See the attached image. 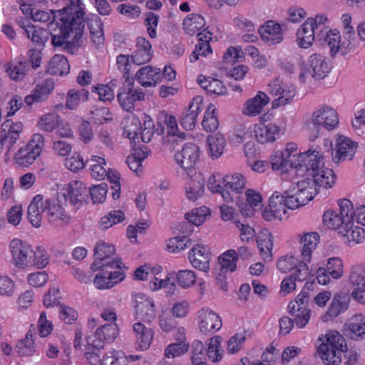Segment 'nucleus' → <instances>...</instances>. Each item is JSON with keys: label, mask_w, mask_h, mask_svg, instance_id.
I'll use <instances>...</instances> for the list:
<instances>
[{"label": "nucleus", "mask_w": 365, "mask_h": 365, "mask_svg": "<svg viewBox=\"0 0 365 365\" xmlns=\"http://www.w3.org/2000/svg\"><path fill=\"white\" fill-rule=\"evenodd\" d=\"M52 14L56 26L51 34L53 46L73 53L81 45L85 26L83 9L64 7Z\"/></svg>", "instance_id": "nucleus-1"}, {"label": "nucleus", "mask_w": 365, "mask_h": 365, "mask_svg": "<svg viewBox=\"0 0 365 365\" xmlns=\"http://www.w3.org/2000/svg\"><path fill=\"white\" fill-rule=\"evenodd\" d=\"M315 150L311 153V150L299 155V160L302 162V168H304L307 171H312L309 175L312 178H310L312 183L318 190L319 187L325 189L331 188L335 184L336 175L332 169L325 168L324 163L321 162L318 156V152L314 154Z\"/></svg>", "instance_id": "nucleus-2"}, {"label": "nucleus", "mask_w": 365, "mask_h": 365, "mask_svg": "<svg viewBox=\"0 0 365 365\" xmlns=\"http://www.w3.org/2000/svg\"><path fill=\"white\" fill-rule=\"evenodd\" d=\"M44 138L41 133H35L24 146L14 155L15 163L19 167H28L40 155L44 147Z\"/></svg>", "instance_id": "nucleus-3"}, {"label": "nucleus", "mask_w": 365, "mask_h": 365, "mask_svg": "<svg viewBox=\"0 0 365 365\" xmlns=\"http://www.w3.org/2000/svg\"><path fill=\"white\" fill-rule=\"evenodd\" d=\"M267 92L273 96H278L272 101V108L289 104L296 94V89L292 86L282 84L278 78L270 82L267 86Z\"/></svg>", "instance_id": "nucleus-4"}, {"label": "nucleus", "mask_w": 365, "mask_h": 365, "mask_svg": "<svg viewBox=\"0 0 365 365\" xmlns=\"http://www.w3.org/2000/svg\"><path fill=\"white\" fill-rule=\"evenodd\" d=\"M133 79L125 81L117 94L118 101L123 110L130 112L134 108L135 103L144 100L145 93L140 88H135L133 86Z\"/></svg>", "instance_id": "nucleus-5"}, {"label": "nucleus", "mask_w": 365, "mask_h": 365, "mask_svg": "<svg viewBox=\"0 0 365 365\" xmlns=\"http://www.w3.org/2000/svg\"><path fill=\"white\" fill-rule=\"evenodd\" d=\"M312 123L317 133H319L318 128L319 126L328 130H332L339 124L337 113L334 108L324 106L313 113Z\"/></svg>", "instance_id": "nucleus-6"}, {"label": "nucleus", "mask_w": 365, "mask_h": 365, "mask_svg": "<svg viewBox=\"0 0 365 365\" xmlns=\"http://www.w3.org/2000/svg\"><path fill=\"white\" fill-rule=\"evenodd\" d=\"M132 297L136 318L148 322L155 319L156 312L153 300L142 293L133 294Z\"/></svg>", "instance_id": "nucleus-7"}, {"label": "nucleus", "mask_w": 365, "mask_h": 365, "mask_svg": "<svg viewBox=\"0 0 365 365\" xmlns=\"http://www.w3.org/2000/svg\"><path fill=\"white\" fill-rule=\"evenodd\" d=\"M23 123L20 121L14 122L11 120H6L1 125L0 150H2V146L7 145V151L6 155H9L11 147L16 143L19 138L20 134L23 130Z\"/></svg>", "instance_id": "nucleus-8"}, {"label": "nucleus", "mask_w": 365, "mask_h": 365, "mask_svg": "<svg viewBox=\"0 0 365 365\" xmlns=\"http://www.w3.org/2000/svg\"><path fill=\"white\" fill-rule=\"evenodd\" d=\"M15 266L19 268L29 267L32 247L28 242L19 239H14L9 245Z\"/></svg>", "instance_id": "nucleus-9"}, {"label": "nucleus", "mask_w": 365, "mask_h": 365, "mask_svg": "<svg viewBox=\"0 0 365 365\" xmlns=\"http://www.w3.org/2000/svg\"><path fill=\"white\" fill-rule=\"evenodd\" d=\"M356 145L349 138L345 136H339L335 142L334 148L331 150L332 161L339 164L341 161L351 160L354 155Z\"/></svg>", "instance_id": "nucleus-10"}, {"label": "nucleus", "mask_w": 365, "mask_h": 365, "mask_svg": "<svg viewBox=\"0 0 365 365\" xmlns=\"http://www.w3.org/2000/svg\"><path fill=\"white\" fill-rule=\"evenodd\" d=\"M144 126V128L142 129L140 120L138 118H133L130 125H128L127 128L124 129L123 135L134 142L140 135L142 141L148 143L150 141L154 133L153 130L154 127L153 120L151 119L145 120Z\"/></svg>", "instance_id": "nucleus-11"}, {"label": "nucleus", "mask_w": 365, "mask_h": 365, "mask_svg": "<svg viewBox=\"0 0 365 365\" xmlns=\"http://www.w3.org/2000/svg\"><path fill=\"white\" fill-rule=\"evenodd\" d=\"M200 150L199 147L194 143L185 144L181 150L175 154V160L185 170L192 169L195 166L199 160Z\"/></svg>", "instance_id": "nucleus-12"}, {"label": "nucleus", "mask_w": 365, "mask_h": 365, "mask_svg": "<svg viewBox=\"0 0 365 365\" xmlns=\"http://www.w3.org/2000/svg\"><path fill=\"white\" fill-rule=\"evenodd\" d=\"M203 98L197 96L192 98L187 108L181 114L180 125L187 130H192L196 125L199 113L202 110Z\"/></svg>", "instance_id": "nucleus-13"}, {"label": "nucleus", "mask_w": 365, "mask_h": 365, "mask_svg": "<svg viewBox=\"0 0 365 365\" xmlns=\"http://www.w3.org/2000/svg\"><path fill=\"white\" fill-rule=\"evenodd\" d=\"M347 344H320L318 354L327 365H337L341 362V352L347 349Z\"/></svg>", "instance_id": "nucleus-14"}, {"label": "nucleus", "mask_w": 365, "mask_h": 365, "mask_svg": "<svg viewBox=\"0 0 365 365\" xmlns=\"http://www.w3.org/2000/svg\"><path fill=\"white\" fill-rule=\"evenodd\" d=\"M54 88V81L52 78H46L38 83L29 95L24 98L26 106L31 107L34 103H39L46 101Z\"/></svg>", "instance_id": "nucleus-15"}, {"label": "nucleus", "mask_w": 365, "mask_h": 365, "mask_svg": "<svg viewBox=\"0 0 365 365\" xmlns=\"http://www.w3.org/2000/svg\"><path fill=\"white\" fill-rule=\"evenodd\" d=\"M63 195L65 199L68 200L71 205L79 207L83 202H86L89 196V191L83 182L73 180L69 182Z\"/></svg>", "instance_id": "nucleus-16"}, {"label": "nucleus", "mask_w": 365, "mask_h": 365, "mask_svg": "<svg viewBox=\"0 0 365 365\" xmlns=\"http://www.w3.org/2000/svg\"><path fill=\"white\" fill-rule=\"evenodd\" d=\"M48 201V199L44 200L41 195H36L29 205L28 218L34 227H41L43 214L47 215Z\"/></svg>", "instance_id": "nucleus-17"}, {"label": "nucleus", "mask_w": 365, "mask_h": 365, "mask_svg": "<svg viewBox=\"0 0 365 365\" xmlns=\"http://www.w3.org/2000/svg\"><path fill=\"white\" fill-rule=\"evenodd\" d=\"M287 29L284 24H279L274 21H267L258 29L262 39L272 44L280 43L283 40V31Z\"/></svg>", "instance_id": "nucleus-18"}, {"label": "nucleus", "mask_w": 365, "mask_h": 365, "mask_svg": "<svg viewBox=\"0 0 365 365\" xmlns=\"http://www.w3.org/2000/svg\"><path fill=\"white\" fill-rule=\"evenodd\" d=\"M286 212L284 195L279 192H275L269 198V209H265L262 215L264 220L271 221L274 219L282 220Z\"/></svg>", "instance_id": "nucleus-19"}, {"label": "nucleus", "mask_w": 365, "mask_h": 365, "mask_svg": "<svg viewBox=\"0 0 365 365\" xmlns=\"http://www.w3.org/2000/svg\"><path fill=\"white\" fill-rule=\"evenodd\" d=\"M344 336L354 341L365 339V318L362 314H356L343 326Z\"/></svg>", "instance_id": "nucleus-20"}, {"label": "nucleus", "mask_w": 365, "mask_h": 365, "mask_svg": "<svg viewBox=\"0 0 365 365\" xmlns=\"http://www.w3.org/2000/svg\"><path fill=\"white\" fill-rule=\"evenodd\" d=\"M188 259L194 268L208 272L210 252L207 247L200 245L192 247L189 252Z\"/></svg>", "instance_id": "nucleus-21"}, {"label": "nucleus", "mask_w": 365, "mask_h": 365, "mask_svg": "<svg viewBox=\"0 0 365 365\" xmlns=\"http://www.w3.org/2000/svg\"><path fill=\"white\" fill-rule=\"evenodd\" d=\"M350 282L354 287L352 296L359 303L365 304V269L361 266L352 267Z\"/></svg>", "instance_id": "nucleus-22"}, {"label": "nucleus", "mask_w": 365, "mask_h": 365, "mask_svg": "<svg viewBox=\"0 0 365 365\" xmlns=\"http://www.w3.org/2000/svg\"><path fill=\"white\" fill-rule=\"evenodd\" d=\"M200 322L199 324L200 330L202 333L217 331L222 327V320L215 312L208 309L202 308L199 312Z\"/></svg>", "instance_id": "nucleus-23"}, {"label": "nucleus", "mask_w": 365, "mask_h": 365, "mask_svg": "<svg viewBox=\"0 0 365 365\" xmlns=\"http://www.w3.org/2000/svg\"><path fill=\"white\" fill-rule=\"evenodd\" d=\"M309 73L316 80L323 79L331 70L326 58L320 54L314 53L308 60Z\"/></svg>", "instance_id": "nucleus-24"}, {"label": "nucleus", "mask_w": 365, "mask_h": 365, "mask_svg": "<svg viewBox=\"0 0 365 365\" xmlns=\"http://www.w3.org/2000/svg\"><path fill=\"white\" fill-rule=\"evenodd\" d=\"M292 187L294 189L295 195L303 206L311 201L318 192V188L314 186L311 179L308 178L296 184H292Z\"/></svg>", "instance_id": "nucleus-25"}, {"label": "nucleus", "mask_w": 365, "mask_h": 365, "mask_svg": "<svg viewBox=\"0 0 365 365\" xmlns=\"http://www.w3.org/2000/svg\"><path fill=\"white\" fill-rule=\"evenodd\" d=\"M350 298L346 294H335L327 312L322 316L323 322H328L337 317L349 307Z\"/></svg>", "instance_id": "nucleus-26"}, {"label": "nucleus", "mask_w": 365, "mask_h": 365, "mask_svg": "<svg viewBox=\"0 0 365 365\" xmlns=\"http://www.w3.org/2000/svg\"><path fill=\"white\" fill-rule=\"evenodd\" d=\"M135 79L143 87L155 86L161 79V71L160 68L146 66L136 72Z\"/></svg>", "instance_id": "nucleus-27"}, {"label": "nucleus", "mask_w": 365, "mask_h": 365, "mask_svg": "<svg viewBox=\"0 0 365 365\" xmlns=\"http://www.w3.org/2000/svg\"><path fill=\"white\" fill-rule=\"evenodd\" d=\"M269 101V98L265 93L258 91L255 96L246 101L242 113L247 115L256 116L262 111L263 107L265 106Z\"/></svg>", "instance_id": "nucleus-28"}, {"label": "nucleus", "mask_w": 365, "mask_h": 365, "mask_svg": "<svg viewBox=\"0 0 365 365\" xmlns=\"http://www.w3.org/2000/svg\"><path fill=\"white\" fill-rule=\"evenodd\" d=\"M46 216L48 222L56 226L67 225L71 221V217L65 209L59 203L51 202L50 200Z\"/></svg>", "instance_id": "nucleus-29"}, {"label": "nucleus", "mask_w": 365, "mask_h": 365, "mask_svg": "<svg viewBox=\"0 0 365 365\" xmlns=\"http://www.w3.org/2000/svg\"><path fill=\"white\" fill-rule=\"evenodd\" d=\"M298 237L301 245V255L304 261L309 262L312 254L319 242V235L317 232H309L299 235Z\"/></svg>", "instance_id": "nucleus-30"}, {"label": "nucleus", "mask_w": 365, "mask_h": 365, "mask_svg": "<svg viewBox=\"0 0 365 365\" xmlns=\"http://www.w3.org/2000/svg\"><path fill=\"white\" fill-rule=\"evenodd\" d=\"M253 133L256 140L263 144L274 141L275 136L279 134L280 129L274 123L259 124L255 125Z\"/></svg>", "instance_id": "nucleus-31"}, {"label": "nucleus", "mask_w": 365, "mask_h": 365, "mask_svg": "<svg viewBox=\"0 0 365 365\" xmlns=\"http://www.w3.org/2000/svg\"><path fill=\"white\" fill-rule=\"evenodd\" d=\"M313 26L311 23L305 21L298 30L297 34L301 48H307L310 46L315 38V35L320 36V38L324 37V34H318Z\"/></svg>", "instance_id": "nucleus-32"}, {"label": "nucleus", "mask_w": 365, "mask_h": 365, "mask_svg": "<svg viewBox=\"0 0 365 365\" xmlns=\"http://www.w3.org/2000/svg\"><path fill=\"white\" fill-rule=\"evenodd\" d=\"M198 84L208 93H213L217 96L227 94V88L222 81L210 77H205L203 75L197 76Z\"/></svg>", "instance_id": "nucleus-33"}, {"label": "nucleus", "mask_w": 365, "mask_h": 365, "mask_svg": "<svg viewBox=\"0 0 365 365\" xmlns=\"http://www.w3.org/2000/svg\"><path fill=\"white\" fill-rule=\"evenodd\" d=\"M289 313L295 317L294 321L298 327H304L310 318V310L307 304H299L298 302H289L288 305Z\"/></svg>", "instance_id": "nucleus-34"}, {"label": "nucleus", "mask_w": 365, "mask_h": 365, "mask_svg": "<svg viewBox=\"0 0 365 365\" xmlns=\"http://www.w3.org/2000/svg\"><path fill=\"white\" fill-rule=\"evenodd\" d=\"M297 160V163L294 159H288L282 151H277L272 158V168L273 170H282V171L287 170L289 168H302L303 163L299 159Z\"/></svg>", "instance_id": "nucleus-35"}, {"label": "nucleus", "mask_w": 365, "mask_h": 365, "mask_svg": "<svg viewBox=\"0 0 365 365\" xmlns=\"http://www.w3.org/2000/svg\"><path fill=\"white\" fill-rule=\"evenodd\" d=\"M205 180L200 174L190 179L186 186V195L189 200L195 201L202 195L205 190Z\"/></svg>", "instance_id": "nucleus-36"}, {"label": "nucleus", "mask_w": 365, "mask_h": 365, "mask_svg": "<svg viewBox=\"0 0 365 365\" xmlns=\"http://www.w3.org/2000/svg\"><path fill=\"white\" fill-rule=\"evenodd\" d=\"M70 66L67 58L63 55L56 54L47 66V71L52 75L63 76L69 72Z\"/></svg>", "instance_id": "nucleus-37"}, {"label": "nucleus", "mask_w": 365, "mask_h": 365, "mask_svg": "<svg viewBox=\"0 0 365 365\" xmlns=\"http://www.w3.org/2000/svg\"><path fill=\"white\" fill-rule=\"evenodd\" d=\"M4 66L7 75L14 81H22L30 70V66L26 61H19L16 63H7Z\"/></svg>", "instance_id": "nucleus-38"}, {"label": "nucleus", "mask_w": 365, "mask_h": 365, "mask_svg": "<svg viewBox=\"0 0 365 365\" xmlns=\"http://www.w3.org/2000/svg\"><path fill=\"white\" fill-rule=\"evenodd\" d=\"M159 119L164 121L165 127L167 128L168 133L173 137V139L170 142V146L174 150L175 148V144L178 143L177 138L180 140H184L186 137L185 133H182L179 135L176 136V131L178 130V125L176 119L173 115H168L165 113H161L159 115Z\"/></svg>", "instance_id": "nucleus-39"}, {"label": "nucleus", "mask_w": 365, "mask_h": 365, "mask_svg": "<svg viewBox=\"0 0 365 365\" xmlns=\"http://www.w3.org/2000/svg\"><path fill=\"white\" fill-rule=\"evenodd\" d=\"M182 26L185 33L192 36L205 26V21L200 14H191L185 18Z\"/></svg>", "instance_id": "nucleus-40"}, {"label": "nucleus", "mask_w": 365, "mask_h": 365, "mask_svg": "<svg viewBox=\"0 0 365 365\" xmlns=\"http://www.w3.org/2000/svg\"><path fill=\"white\" fill-rule=\"evenodd\" d=\"M222 185L226 190L237 195L241 193L245 188V178L240 174L227 175L222 178Z\"/></svg>", "instance_id": "nucleus-41"}, {"label": "nucleus", "mask_w": 365, "mask_h": 365, "mask_svg": "<svg viewBox=\"0 0 365 365\" xmlns=\"http://www.w3.org/2000/svg\"><path fill=\"white\" fill-rule=\"evenodd\" d=\"M210 155L212 158H219L222 153L225 145V139L223 135L217 133L209 135L207 139Z\"/></svg>", "instance_id": "nucleus-42"}, {"label": "nucleus", "mask_w": 365, "mask_h": 365, "mask_svg": "<svg viewBox=\"0 0 365 365\" xmlns=\"http://www.w3.org/2000/svg\"><path fill=\"white\" fill-rule=\"evenodd\" d=\"M51 34V32H49L47 29L34 25L31 28H29V31L27 30L26 35L37 46L43 47Z\"/></svg>", "instance_id": "nucleus-43"}, {"label": "nucleus", "mask_w": 365, "mask_h": 365, "mask_svg": "<svg viewBox=\"0 0 365 365\" xmlns=\"http://www.w3.org/2000/svg\"><path fill=\"white\" fill-rule=\"evenodd\" d=\"M118 335V328L116 324H106L96 331V339L93 342H110L114 341Z\"/></svg>", "instance_id": "nucleus-44"}, {"label": "nucleus", "mask_w": 365, "mask_h": 365, "mask_svg": "<svg viewBox=\"0 0 365 365\" xmlns=\"http://www.w3.org/2000/svg\"><path fill=\"white\" fill-rule=\"evenodd\" d=\"M339 206V216L344 222L345 227H349L354 222L355 210H353V204L348 199H342L338 201Z\"/></svg>", "instance_id": "nucleus-45"}, {"label": "nucleus", "mask_w": 365, "mask_h": 365, "mask_svg": "<svg viewBox=\"0 0 365 365\" xmlns=\"http://www.w3.org/2000/svg\"><path fill=\"white\" fill-rule=\"evenodd\" d=\"M237 254L235 250H229L218 257L219 264L221 271H230L231 272L236 269V262Z\"/></svg>", "instance_id": "nucleus-46"}, {"label": "nucleus", "mask_w": 365, "mask_h": 365, "mask_svg": "<svg viewBox=\"0 0 365 365\" xmlns=\"http://www.w3.org/2000/svg\"><path fill=\"white\" fill-rule=\"evenodd\" d=\"M202 125L207 132H214L217 129L219 122L215 114V106L212 104H210L208 106L207 110L205 113Z\"/></svg>", "instance_id": "nucleus-47"}, {"label": "nucleus", "mask_w": 365, "mask_h": 365, "mask_svg": "<svg viewBox=\"0 0 365 365\" xmlns=\"http://www.w3.org/2000/svg\"><path fill=\"white\" fill-rule=\"evenodd\" d=\"M324 41L327 43L330 50V55L334 57L339 51L341 48V36L339 31H327L324 36Z\"/></svg>", "instance_id": "nucleus-48"}, {"label": "nucleus", "mask_w": 365, "mask_h": 365, "mask_svg": "<svg viewBox=\"0 0 365 365\" xmlns=\"http://www.w3.org/2000/svg\"><path fill=\"white\" fill-rule=\"evenodd\" d=\"M185 218L187 222H182L180 224V230L185 235H189L192 232L191 229L192 225L200 226L205 220L204 219L200 220V215L193 210L190 213L185 215Z\"/></svg>", "instance_id": "nucleus-49"}, {"label": "nucleus", "mask_w": 365, "mask_h": 365, "mask_svg": "<svg viewBox=\"0 0 365 365\" xmlns=\"http://www.w3.org/2000/svg\"><path fill=\"white\" fill-rule=\"evenodd\" d=\"M49 262V257L47 252L41 247L36 248V250L32 251L31 259L29 262L30 266H35L38 269L44 268Z\"/></svg>", "instance_id": "nucleus-50"}, {"label": "nucleus", "mask_w": 365, "mask_h": 365, "mask_svg": "<svg viewBox=\"0 0 365 365\" xmlns=\"http://www.w3.org/2000/svg\"><path fill=\"white\" fill-rule=\"evenodd\" d=\"M222 182H220V180L217 181L215 179V175H212L209 178L208 187L211 192L220 193L224 200L227 202H233V194H231L230 191L226 190L225 187H224V185H222Z\"/></svg>", "instance_id": "nucleus-51"}, {"label": "nucleus", "mask_w": 365, "mask_h": 365, "mask_svg": "<svg viewBox=\"0 0 365 365\" xmlns=\"http://www.w3.org/2000/svg\"><path fill=\"white\" fill-rule=\"evenodd\" d=\"M60 117L56 113L43 115L38 123V128L46 132H52L58 125Z\"/></svg>", "instance_id": "nucleus-52"}, {"label": "nucleus", "mask_w": 365, "mask_h": 365, "mask_svg": "<svg viewBox=\"0 0 365 365\" xmlns=\"http://www.w3.org/2000/svg\"><path fill=\"white\" fill-rule=\"evenodd\" d=\"M103 349V346L101 344L96 346L94 344H86L85 356L91 365H101L102 359L99 353Z\"/></svg>", "instance_id": "nucleus-53"}, {"label": "nucleus", "mask_w": 365, "mask_h": 365, "mask_svg": "<svg viewBox=\"0 0 365 365\" xmlns=\"http://www.w3.org/2000/svg\"><path fill=\"white\" fill-rule=\"evenodd\" d=\"M176 280L179 286L187 289L195 284L196 276L195 272L191 270H180L177 273Z\"/></svg>", "instance_id": "nucleus-54"}, {"label": "nucleus", "mask_w": 365, "mask_h": 365, "mask_svg": "<svg viewBox=\"0 0 365 365\" xmlns=\"http://www.w3.org/2000/svg\"><path fill=\"white\" fill-rule=\"evenodd\" d=\"M344 230V236L346 237L349 240L361 243L365 240V230L360 227L353 228V223L350 224L349 227H342Z\"/></svg>", "instance_id": "nucleus-55"}, {"label": "nucleus", "mask_w": 365, "mask_h": 365, "mask_svg": "<svg viewBox=\"0 0 365 365\" xmlns=\"http://www.w3.org/2000/svg\"><path fill=\"white\" fill-rule=\"evenodd\" d=\"M115 249L113 245L99 242L94 249V257L106 261L115 253Z\"/></svg>", "instance_id": "nucleus-56"}, {"label": "nucleus", "mask_w": 365, "mask_h": 365, "mask_svg": "<svg viewBox=\"0 0 365 365\" xmlns=\"http://www.w3.org/2000/svg\"><path fill=\"white\" fill-rule=\"evenodd\" d=\"M88 191L93 203H101L106 200L108 185L106 183L102 182L98 185L90 187Z\"/></svg>", "instance_id": "nucleus-57"}, {"label": "nucleus", "mask_w": 365, "mask_h": 365, "mask_svg": "<svg viewBox=\"0 0 365 365\" xmlns=\"http://www.w3.org/2000/svg\"><path fill=\"white\" fill-rule=\"evenodd\" d=\"M97 160V163L91 164V175L97 180L103 179L106 176L108 171L103 167V165H106L105 159L96 155H92V160Z\"/></svg>", "instance_id": "nucleus-58"}, {"label": "nucleus", "mask_w": 365, "mask_h": 365, "mask_svg": "<svg viewBox=\"0 0 365 365\" xmlns=\"http://www.w3.org/2000/svg\"><path fill=\"white\" fill-rule=\"evenodd\" d=\"M323 222L329 228L333 230L337 229L341 225L344 226V222L341 218L339 213L333 210H328L324 212Z\"/></svg>", "instance_id": "nucleus-59"}, {"label": "nucleus", "mask_w": 365, "mask_h": 365, "mask_svg": "<svg viewBox=\"0 0 365 365\" xmlns=\"http://www.w3.org/2000/svg\"><path fill=\"white\" fill-rule=\"evenodd\" d=\"M329 274L334 279H338L342 276L343 274V264L339 257L330 258L325 268Z\"/></svg>", "instance_id": "nucleus-60"}, {"label": "nucleus", "mask_w": 365, "mask_h": 365, "mask_svg": "<svg viewBox=\"0 0 365 365\" xmlns=\"http://www.w3.org/2000/svg\"><path fill=\"white\" fill-rule=\"evenodd\" d=\"M299 262V259L291 255H284L277 260V269L282 273L292 270Z\"/></svg>", "instance_id": "nucleus-61"}, {"label": "nucleus", "mask_w": 365, "mask_h": 365, "mask_svg": "<svg viewBox=\"0 0 365 365\" xmlns=\"http://www.w3.org/2000/svg\"><path fill=\"white\" fill-rule=\"evenodd\" d=\"M189 349V344H169L165 348L164 355L166 358L178 357Z\"/></svg>", "instance_id": "nucleus-62"}, {"label": "nucleus", "mask_w": 365, "mask_h": 365, "mask_svg": "<svg viewBox=\"0 0 365 365\" xmlns=\"http://www.w3.org/2000/svg\"><path fill=\"white\" fill-rule=\"evenodd\" d=\"M192 242L187 237H175L170 239L167 247L171 250L173 252H178L184 250L185 248L190 247Z\"/></svg>", "instance_id": "nucleus-63"}, {"label": "nucleus", "mask_w": 365, "mask_h": 365, "mask_svg": "<svg viewBox=\"0 0 365 365\" xmlns=\"http://www.w3.org/2000/svg\"><path fill=\"white\" fill-rule=\"evenodd\" d=\"M133 331L139 336L140 342H151L153 338V331L146 327L143 324L138 322L133 324Z\"/></svg>", "instance_id": "nucleus-64"}]
</instances>
